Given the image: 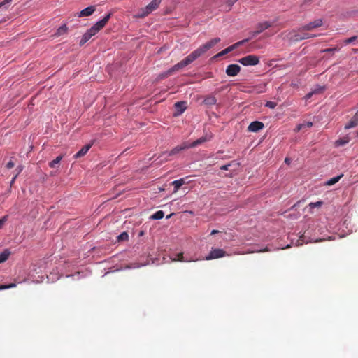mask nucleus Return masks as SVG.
I'll return each instance as SVG.
<instances>
[{
    "mask_svg": "<svg viewBox=\"0 0 358 358\" xmlns=\"http://www.w3.org/2000/svg\"><path fill=\"white\" fill-rule=\"evenodd\" d=\"M91 144H87L85 145H84L75 155H74V157L75 158H80L83 156H84L85 155H86V153L88 152V150L90 149L91 148Z\"/></svg>",
    "mask_w": 358,
    "mask_h": 358,
    "instance_id": "obj_15",
    "label": "nucleus"
},
{
    "mask_svg": "<svg viewBox=\"0 0 358 358\" xmlns=\"http://www.w3.org/2000/svg\"><path fill=\"white\" fill-rule=\"evenodd\" d=\"M268 250H269L267 248H265L264 249H260V250H257L250 251V252H265V251H268Z\"/></svg>",
    "mask_w": 358,
    "mask_h": 358,
    "instance_id": "obj_40",
    "label": "nucleus"
},
{
    "mask_svg": "<svg viewBox=\"0 0 358 358\" xmlns=\"http://www.w3.org/2000/svg\"><path fill=\"white\" fill-rule=\"evenodd\" d=\"M290 162H291V160H290V159H289V158H286V159H285V162L286 164H289L290 163Z\"/></svg>",
    "mask_w": 358,
    "mask_h": 358,
    "instance_id": "obj_47",
    "label": "nucleus"
},
{
    "mask_svg": "<svg viewBox=\"0 0 358 358\" xmlns=\"http://www.w3.org/2000/svg\"><path fill=\"white\" fill-rule=\"evenodd\" d=\"M16 287V284L15 283H11V284H9V285H6V287H8V289L13 288V287Z\"/></svg>",
    "mask_w": 358,
    "mask_h": 358,
    "instance_id": "obj_44",
    "label": "nucleus"
},
{
    "mask_svg": "<svg viewBox=\"0 0 358 358\" xmlns=\"http://www.w3.org/2000/svg\"><path fill=\"white\" fill-rule=\"evenodd\" d=\"M94 11H95V6H91L87 7L86 8L82 10L78 13V17L90 16L94 13Z\"/></svg>",
    "mask_w": 358,
    "mask_h": 358,
    "instance_id": "obj_13",
    "label": "nucleus"
},
{
    "mask_svg": "<svg viewBox=\"0 0 358 358\" xmlns=\"http://www.w3.org/2000/svg\"><path fill=\"white\" fill-rule=\"evenodd\" d=\"M16 178H17V175H15V176L13 178V179H12V180H11V182H10V184H11V185L15 182V179H16Z\"/></svg>",
    "mask_w": 358,
    "mask_h": 358,
    "instance_id": "obj_48",
    "label": "nucleus"
},
{
    "mask_svg": "<svg viewBox=\"0 0 358 358\" xmlns=\"http://www.w3.org/2000/svg\"><path fill=\"white\" fill-rule=\"evenodd\" d=\"M129 238V235L127 232H122L117 236L119 241H126Z\"/></svg>",
    "mask_w": 358,
    "mask_h": 358,
    "instance_id": "obj_27",
    "label": "nucleus"
},
{
    "mask_svg": "<svg viewBox=\"0 0 358 358\" xmlns=\"http://www.w3.org/2000/svg\"><path fill=\"white\" fill-rule=\"evenodd\" d=\"M17 173L16 175L17 176V174L20 173L22 171V168L21 167H17Z\"/></svg>",
    "mask_w": 358,
    "mask_h": 358,
    "instance_id": "obj_49",
    "label": "nucleus"
},
{
    "mask_svg": "<svg viewBox=\"0 0 358 358\" xmlns=\"http://www.w3.org/2000/svg\"><path fill=\"white\" fill-rule=\"evenodd\" d=\"M322 203L321 201H317V202H315V203H310L309 206H310V207L311 208H315V207H320V206H321Z\"/></svg>",
    "mask_w": 358,
    "mask_h": 358,
    "instance_id": "obj_34",
    "label": "nucleus"
},
{
    "mask_svg": "<svg viewBox=\"0 0 358 358\" xmlns=\"http://www.w3.org/2000/svg\"><path fill=\"white\" fill-rule=\"evenodd\" d=\"M238 62L241 64L243 66H255L259 64V57L254 55H250L248 56H245L244 57H242L238 59Z\"/></svg>",
    "mask_w": 358,
    "mask_h": 358,
    "instance_id": "obj_5",
    "label": "nucleus"
},
{
    "mask_svg": "<svg viewBox=\"0 0 358 358\" xmlns=\"http://www.w3.org/2000/svg\"><path fill=\"white\" fill-rule=\"evenodd\" d=\"M9 255L10 252L8 250H5L3 252L0 253V264L7 260L9 257Z\"/></svg>",
    "mask_w": 358,
    "mask_h": 358,
    "instance_id": "obj_23",
    "label": "nucleus"
},
{
    "mask_svg": "<svg viewBox=\"0 0 358 358\" xmlns=\"http://www.w3.org/2000/svg\"><path fill=\"white\" fill-rule=\"evenodd\" d=\"M230 166V164H226V165H223L222 166H221V169L222 170H228L229 169V167Z\"/></svg>",
    "mask_w": 358,
    "mask_h": 358,
    "instance_id": "obj_43",
    "label": "nucleus"
},
{
    "mask_svg": "<svg viewBox=\"0 0 358 358\" xmlns=\"http://www.w3.org/2000/svg\"><path fill=\"white\" fill-rule=\"evenodd\" d=\"M62 158H63V156L62 155H59L57 157H56V159H55L54 160L51 161L49 163L50 167H51V168L56 167V165L58 164L60 162V161L62 160Z\"/></svg>",
    "mask_w": 358,
    "mask_h": 358,
    "instance_id": "obj_22",
    "label": "nucleus"
},
{
    "mask_svg": "<svg viewBox=\"0 0 358 358\" xmlns=\"http://www.w3.org/2000/svg\"><path fill=\"white\" fill-rule=\"evenodd\" d=\"M313 94L312 93V92H310L309 93H308L306 96H305V99L306 100L310 99L312 96H313Z\"/></svg>",
    "mask_w": 358,
    "mask_h": 358,
    "instance_id": "obj_42",
    "label": "nucleus"
},
{
    "mask_svg": "<svg viewBox=\"0 0 358 358\" xmlns=\"http://www.w3.org/2000/svg\"><path fill=\"white\" fill-rule=\"evenodd\" d=\"M67 30H68V27H66V25L63 24L57 29V32L55 33V35L61 36L64 34H66L67 32Z\"/></svg>",
    "mask_w": 358,
    "mask_h": 358,
    "instance_id": "obj_19",
    "label": "nucleus"
},
{
    "mask_svg": "<svg viewBox=\"0 0 358 358\" xmlns=\"http://www.w3.org/2000/svg\"><path fill=\"white\" fill-rule=\"evenodd\" d=\"M315 36H316V35H312V34H310L308 33L299 34V33H296V32H293L291 34L290 39L294 41H301L303 39L313 38V37H315Z\"/></svg>",
    "mask_w": 358,
    "mask_h": 358,
    "instance_id": "obj_8",
    "label": "nucleus"
},
{
    "mask_svg": "<svg viewBox=\"0 0 358 358\" xmlns=\"http://www.w3.org/2000/svg\"><path fill=\"white\" fill-rule=\"evenodd\" d=\"M164 216V213L162 210H158L155 212L152 215H151L150 218L152 220H160L163 218Z\"/></svg>",
    "mask_w": 358,
    "mask_h": 358,
    "instance_id": "obj_20",
    "label": "nucleus"
},
{
    "mask_svg": "<svg viewBox=\"0 0 358 358\" xmlns=\"http://www.w3.org/2000/svg\"><path fill=\"white\" fill-rule=\"evenodd\" d=\"M112 13H108L102 20L98 21L94 24L90 29H88L83 36L80 40V45H83L87 41H89L93 36L96 35L102 28L105 27L109 19L110 18Z\"/></svg>",
    "mask_w": 358,
    "mask_h": 358,
    "instance_id": "obj_3",
    "label": "nucleus"
},
{
    "mask_svg": "<svg viewBox=\"0 0 358 358\" xmlns=\"http://www.w3.org/2000/svg\"><path fill=\"white\" fill-rule=\"evenodd\" d=\"M162 0H152L147 6L142 8L141 12L136 17L143 18L156 10L159 6Z\"/></svg>",
    "mask_w": 358,
    "mask_h": 358,
    "instance_id": "obj_4",
    "label": "nucleus"
},
{
    "mask_svg": "<svg viewBox=\"0 0 358 358\" xmlns=\"http://www.w3.org/2000/svg\"><path fill=\"white\" fill-rule=\"evenodd\" d=\"M175 108L177 110L176 115H181L187 108V102L185 101H178L175 103Z\"/></svg>",
    "mask_w": 358,
    "mask_h": 358,
    "instance_id": "obj_12",
    "label": "nucleus"
},
{
    "mask_svg": "<svg viewBox=\"0 0 358 358\" xmlns=\"http://www.w3.org/2000/svg\"><path fill=\"white\" fill-rule=\"evenodd\" d=\"M252 38L251 36L248 38H246V39H244V40H242V41H240L232 45V46L234 47V49H236L238 47L243 45L245 43H246L247 41H248L249 40H250Z\"/></svg>",
    "mask_w": 358,
    "mask_h": 358,
    "instance_id": "obj_26",
    "label": "nucleus"
},
{
    "mask_svg": "<svg viewBox=\"0 0 358 358\" xmlns=\"http://www.w3.org/2000/svg\"><path fill=\"white\" fill-rule=\"evenodd\" d=\"M264 127V124L262 122L254 121L249 124L248 130L251 132H257L262 129Z\"/></svg>",
    "mask_w": 358,
    "mask_h": 358,
    "instance_id": "obj_11",
    "label": "nucleus"
},
{
    "mask_svg": "<svg viewBox=\"0 0 358 358\" xmlns=\"http://www.w3.org/2000/svg\"><path fill=\"white\" fill-rule=\"evenodd\" d=\"M272 24H273L268 21L258 23L256 27V30L250 32L251 38L255 37L257 35L259 34L264 30L268 29L272 26Z\"/></svg>",
    "mask_w": 358,
    "mask_h": 358,
    "instance_id": "obj_6",
    "label": "nucleus"
},
{
    "mask_svg": "<svg viewBox=\"0 0 358 358\" xmlns=\"http://www.w3.org/2000/svg\"><path fill=\"white\" fill-rule=\"evenodd\" d=\"M220 41V38H215L211 39L210 41L206 42L205 44L201 45L196 50L190 53L187 57H186L184 59L180 61V62L175 64L173 66L170 68L166 71H164L159 74V78L162 79L166 78L174 72L178 71L180 69H182L189 64L192 63L197 58L203 55L205 52H206L208 50L215 46L217 43Z\"/></svg>",
    "mask_w": 358,
    "mask_h": 358,
    "instance_id": "obj_1",
    "label": "nucleus"
},
{
    "mask_svg": "<svg viewBox=\"0 0 358 358\" xmlns=\"http://www.w3.org/2000/svg\"><path fill=\"white\" fill-rule=\"evenodd\" d=\"M357 39V36H352L349 38H347L344 41L345 44H349L354 42Z\"/></svg>",
    "mask_w": 358,
    "mask_h": 358,
    "instance_id": "obj_31",
    "label": "nucleus"
},
{
    "mask_svg": "<svg viewBox=\"0 0 358 358\" xmlns=\"http://www.w3.org/2000/svg\"><path fill=\"white\" fill-rule=\"evenodd\" d=\"M145 264H140L136 263V264H132L131 266H128V268H140V267H141L143 266H145Z\"/></svg>",
    "mask_w": 358,
    "mask_h": 358,
    "instance_id": "obj_32",
    "label": "nucleus"
},
{
    "mask_svg": "<svg viewBox=\"0 0 358 358\" xmlns=\"http://www.w3.org/2000/svg\"><path fill=\"white\" fill-rule=\"evenodd\" d=\"M357 136H358V131H357Z\"/></svg>",
    "mask_w": 358,
    "mask_h": 358,
    "instance_id": "obj_51",
    "label": "nucleus"
},
{
    "mask_svg": "<svg viewBox=\"0 0 358 358\" xmlns=\"http://www.w3.org/2000/svg\"><path fill=\"white\" fill-rule=\"evenodd\" d=\"M358 125V111L355 114L349 123L345 125V129H349L355 127Z\"/></svg>",
    "mask_w": 358,
    "mask_h": 358,
    "instance_id": "obj_14",
    "label": "nucleus"
},
{
    "mask_svg": "<svg viewBox=\"0 0 358 358\" xmlns=\"http://www.w3.org/2000/svg\"><path fill=\"white\" fill-rule=\"evenodd\" d=\"M12 1V0H4L1 3H0V8L5 6L6 4H8Z\"/></svg>",
    "mask_w": 358,
    "mask_h": 358,
    "instance_id": "obj_37",
    "label": "nucleus"
},
{
    "mask_svg": "<svg viewBox=\"0 0 358 358\" xmlns=\"http://www.w3.org/2000/svg\"><path fill=\"white\" fill-rule=\"evenodd\" d=\"M241 71V67L238 64H230L226 69V73L229 76H236Z\"/></svg>",
    "mask_w": 358,
    "mask_h": 358,
    "instance_id": "obj_10",
    "label": "nucleus"
},
{
    "mask_svg": "<svg viewBox=\"0 0 358 358\" xmlns=\"http://www.w3.org/2000/svg\"><path fill=\"white\" fill-rule=\"evenodd\" d=\"M171 259L172 261L191 262L192 260L185 259L182 253H178L173 255Z\"/></svg>",
    "mask_w": 358,
    "mask_h": 358,
    "instance_id": "obj_18",
    "label": "nucleus"
},
{
    "mask_svg": "<svg viewBox=\"0 0 358 358\" xmlns=\"http://www.w3.org/2000/svg\"><path fill=\"white\" fill-rule=\"evenodd\" d=\"M236 1V0H228L227 1V4L229 8L231 7L233 4Z\"/></svg>",
    "mask_w": 358,
    "mask_h": 358,
    "instance_id": "obj_38",
    "label": "nucleus"
},
{
    "mask_svg": "<svg viewBox=\"0 0 358 358\" xmlns=\"http://www.w3.org/2000/svg\"><path fill=\"white\" fill-rule=\"evenodd\" d=\"M211 138V136L205 135L201 138L194 141V142L189 143L188 142H184L181 145H178L173 148L170 152H165L163 153V155L165 156L166 159L167 157L177 155L180 151L184 150L187 148H194L198 146L199 145L209 141Z\"/></svg>",
    "mask_w": 358,
    "mask_h": 358,
    "instance_id": "obj_2",
    "label": "nucleus"
},
{
    "mask_svg": "<svg viewBox=\"0 0 358 358\" xmlns=\"http://www.w3.org/2000/svg\"><path fill=\"white\" fill-rule=\"evenodd\" d=\"M301 124L303 125V129L306 128H310L313 126V122H307Z\"/></svg>",
    "mask_w": 358,
    "mask_h": 358,
    "instance_id": "obj_35",
    "label": "nucleus"
},
{
    "mask_svg": "<svg viewBox=\"0 0 358 358\" xmlns=\"http://www.w3.org/2000/svg\"><path fill=\"white\" fill-rule=\"evenodd\" d=\"M185 181L183 178L173 181L171 184L174 187L173 192H176L180 189V187L185 184Z\"/></svg>",
    "mask_w": 358,
    "mask_h": 358,
    "instance_id": "obj_16",
    "label": "nucleus"
},
{
    "mask_svg": "<svg viewBox=\"0 0 358 358\" xmlns=\"http://www.w3.org/2000/svg\"><path fill=\"white\" fill-rule=\"evenodd\" d=\"M342 177H343V174H341L340 176H337L336 177H334V178L328 180L327 181H326L325 185L327 186L333 185L336 184V182H338Z\"/></svg>",
    "mask_w": 358,
    "mask_h": 358,
    "instance_id": "obj_17",
    "label": "nucleus"
},
{
    "mask_svg": "<svg viewBox=\"0 0 358 358\" xmlns=\"http://www.w3.org/2000/svg\"><path fill=\"white\" fill-rule=\"evenodd\" d=\"M305 236H300L296 241L295 243H294V242L292 241V244H295L296 245H301L303 243H308L307 241L305 240Z\"/></svg>",
    "mask_w": 358,
    "mask_h": 358,
    "instance_id": "obj_25",
    "label": "nucleus"
},
{
    "mask_svg": "<svg viewBox=\"0 0 358 358\" xmlns=\"http://www.w3.org/2000/svg\"><path fill=\"white\" fill-rule=\"evenodd\" d=\"M322 25V20L321 19H317L313 22H311L303 26L300 29V31H305V30H312L317 27H321Z\"/></svg>",
    "mask_w": 358,
    "mask_h": 358,
    "instance_id": "obj_9",
    "label": "nucleus"
},
{
    "mask_svg": "<svg viewBox=\"0 0 358 358\" xmlns=\"http://www.w3.org/2000/svg\"><path fill=\"white\" fill-rule=\"evenodd\" d=\"M218 232H219V231H218L217 230L214 229V230H213V231H211L210 234H211V235H215V234H217Z\"/></svg>",
    "mask_w": 358,
    "mask_h": 358,
    "instance_id": "obj_46",
    "label": "nucleus"
},
{
    "mask_svg": "<svg viewBox=\"0 0 358 358\" xmlns=\"http://www.w3.org/2000/svg\"><path fill=\"white\" fill-rule=\"evenodd\" d=\"M234 47L232 45L231 46H229L228 48H225L224 50H223L222 51L220 52L218 54L216 55V57H222L230 52H231L232 50H234Z\"/></svg>",
    "mask_w": 358,
    "mask_h": 358,
    "instance_id": "obj_21",
    "label": "nucleus"
},
{
    "mask_svg": "<svg viewBox=\"0 0 358 358\" xmlns=\"http://www.w3.org/2000/svg\"><path fill=\"white\" fill-rule=\"evenodd\" d=\"M324 86H317L314 89L311 90L312 93L314 94H321L324 92Z\"/></svg>",
    "mask_w": 358,
    "mask_h": 358,
    "instance_id": "obj_24",
    "label": "nucleus"
},
{
    "mask_svg": "<svg viewBox=\"0 0 358 358\" xmlns=\"http://www.w3.org/2000/svg\"><path fill=\"white\" fill-rule=\"evenodd\" d=\"M225 252L219 248H212L209 255L206 257L205 259L210 260L214 259L220 258L225 256Z\"/></svg>",
    "mask_w": 358,
    "mask_h": 358,
    "instance_id": "obj_7",
    "label": "nucleus"
},
{
    "mask_svg": "<svg viewBox=\"0 0 358 358\" xmlns=\"http://www.w3.org/2000/svg\"><path fill=\"white\" fill-rule=\"evenodd\" d=\"M207 102H208V103H210V104H215L216 103V100L214 97H210L207 99Z\"/></svg>",
    "mask_w": 358,
    "mask_h": 358,
    "instance_id": "obj_36",
    "label": "nucleus"
},
{
    "mask_svg": "<svg viewBox=\"0 0 358 358\" xmlns=\"http://www.w3.org/2000/svg\"><path fill=\"white\" fill-rule=\"evenodd\" d=\"M290 247V245H287L285 248H288Z\"/></svg>",
    "mask_w": 358,
    "mask_h": 358,
    "instance_id": "obj_50",
    "label": "nucleus"
},
{
    "mask_svg": "<svg viewBox=\"0 0 358 358\" xmlns=\"http://www.w3.org/2000/svg\"><path fill=\"white\" fill-rule=\"evenodd\" d=\"M8 289V287H6V285H0V290H3V289Z\"/></svg>",
    "mask_w": 358,
    "mask_h": 358,
    "instance_id": "obj_45",
    "label": "nucleus"
},
{
    "mask_svg": "<svg viewBox=\"0 0 358 358\" xmlns=\"http://www.w3.org/2000/svg\"><path fill=\"white\" fill-rule=\"evenodd\" d=\"M7 220H8V215H5L2 218L0 219V229H1L3 227L5 222L7 221Z\"/></svg>",
    "mask_w": 358,
    "mask_h": 358,
    "instance_id": "obj_30",
    "label": "nucleus"
},
{
    "mask_svg": "<svg viewBox=\"0 0 358 358\" xmlns=\"http://www.w3.org/2000/svg\"><path fill=\"white\" fill-rule=\"evenodd\" d=\"M338 48H327V49H324V50H322L321 52H335V51H338Z\"/></svg>",
    "mask_w": 358,
    "mask_h": 358,
    "instance_id": "obj_33",
    "label": "nucleus"
},
{
    "mask_svg": "<svg viewBox=\"0 0 358 358\" xmlns=\"http://www.w3.org/2000/svg\"><path fill=\"white\" fill-rule=\"evenodd\" d=\"M14 166V163L11 161H10L7 164H6V167L8 169H11Z\"/></svg>",
    "mask_w": 358,
    "mask_h": 358,
    "instance_id": "obj_41",
    "label": "nucleus"
},
{
    "mask_svg": "<svg viewBox=\"0 0 358 358\" xmlns=\"http://www.w3.org/2000/svg\"><path fill=\"white\" fill-rule=\"evenodd\" d=\"M349 142V138L348 137L339 139L336 141V143L337 145H344Z\"/></svg>",
    "mask_w": 358,
    "mask_h": 358,
    "instance_id": "obj_28",
    "label": "nucleus"
},
{
    "mask_svg": "<svg viewBox=\"0 0 358 358\" xmlns=\"http://www.w3.org/2000/svg\"><path fill=\"white\" fill-rule=\"evenodd\" d=\"M303 125H302V124H298V125L296 126V127L295 128L294 131H295L296 132H298V131H301V130H303Z\"/></svg>",
    "mask_w": 358,
    "mask_h": 358,
    "instance_id": "obj_39",
    "label": "nucleus"
},
{
    "mask_svg": "<svg viewBox=\"0 0 358 358\" xmlns=\"http://www.w3.org/2000/svg\"><path fill=\"white\" fill-rule=\"evenodd\" d=\"M276 106H277V103L273 101H267L265 104V106H266L269 108H271V109L275 108L276 107Z\"/></svg>",
    "mask_w": 358,
    "mask_h": 358,
    "instance_id": "obj_29",
    "label": "nucleus"
}]
</instances>
